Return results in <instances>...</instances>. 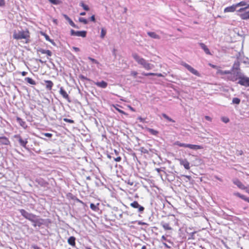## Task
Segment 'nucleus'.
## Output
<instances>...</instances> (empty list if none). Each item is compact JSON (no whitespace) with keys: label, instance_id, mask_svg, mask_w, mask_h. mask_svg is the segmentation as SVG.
Masks as SVG:
<instances>
[{"label":"nucleus","instance_id":"52","mask_svg":"<svg viewBox=\"0 0 249 249\" xmlns=\"http://www.w3.org/2000/svg\"><path fill=\"white\" fill-rule=\"evenodd\" d=\"M74 200L77 202L81 203L83 205H85V203L83 202L82 200H80L79 198H78L76 196L75 198H74Z\"/></svg>","mask_w":249,"mask_h":249},{"label":"nucleus","instance_id":"56","mask_svg":"<svg viewBox=\"0 0 249 249\" xmlns=\"http://www.w3.org/2000/svg\"><path fill=\"white\" fill-rule=\"evenodd\" d=\"M46 52V54L48 56H51L52 55V52L51 51L47 50Z\"/></svg>","mask_w":249,"mask_h":249},{"label":"nucleus","instance_id":"11","mask_svg":"<svg viewBox=\"0 0 249 249\" xmlns=\"http://www.w3.org/2000/svg\"><path fill=\"white\" fill-rule=\"evenodd\" d=\"M35 181L40 186L43 187H47V186L49 185V183L41 178H36Z\"/></svg>","mask_w":249,"mask_h":249},{"label":"nucleus","instance_id":"15","mask_svg":"<svg viewBox=\"0 0 249 249\" xmlns=\"http://www.w3.org/2000/svg\"><path fill=\"white\" fill-rule=\"evenodd\" d=\"M179 162L181 165H183L185 169L188 170L190 169V163L186 159H180Z\"/></svg>","mask_w":249,"mask_h":249},{"label":"nucleus","instance_id":"63","mask_svg":"<svg viewBox=\"0 0 249 249\" xmlns=\"http://www.w3.org/2000/svg\"><path fill=\"white\" fill-rule=\"evenodd\" d=\"M128 107L129 108V109H130L131 111H133V112H135V111H136V110H135V108H133V107H131V106H128Z\"/></svg>","mask_w":249,"mask_h":249},{"label":"nucleus","instance_id":"4","mask_svg":"<svg viewBox=\"0 0 249 249\" xmlns=\"http://www.w3.org/2000/svg\"><path fill=\"white\" fill-rule=\"evenodd\" d=\"M13 38L17 40L25 39L26 43L29 42L30 33L28 30H21L18 31H14L13 35Z\"/></svg>","mask_w":249,"mask_h":249},{"label":"nucleus","instance_id":"39","mask_svg":"<svg viewBox=\"0 0 249 249\" xmlns=\"http://www.w3.org/2000/svg\"><path fill=\"white\" fill-rule=\"evenodd\" d=\"M241 100L239 98L235 97L232 99V104L239 105L240 103Z\"/></svg>","mask_w":249,"mask_h":249},{"label":"nucleus","instance_id":"38","mask_svg":"<svg viewBox=\"0 0 249 249\" xmlns=\"http://www.w3.org/2000/svg\"><path fill=\"white\" fill-rule=\"evenodd\" d=\"M107 34V30L105 28H102L101 31V35H100V37L101 38H104L105 36H106Z\"/></svg>","mask_w":249,"mask_h":249},{"label":"nucleus","instance_id":"45","mask_svg":"<svg viewBox=\"0 0 249 249\" xmlns=\"http://www.w3.org/2000/svg\"><path fill=\"white\" fill-rule=\"evenodd\" d=\"M88 59L90 60L93 63L97 64H99V62H98V61L97 60H96L94 58H92L91 57H89V56L88 57Z\"/></svg>","mask_w":249,"mask_h":249},{"label":"nucleus","instance_id":"36","mask_svg":"<svg viewBox=\"0 0 249 249\" xmlns=\"http://www.w3.org/2000/svg\"><path fill=\"white\" fill-rule=\"evenodd\" d=\"M174 144L175 145H178L179 147H187V145L188 143H181L179 141H176L174 142Z\"/></svg>","mask_w":249,"mask_h":249},{"label":"nucleus","instance_id":"57","mask_svg":"<svg viewBox=\"0 0 249 249\" xmlns=\"http://www.w3.org/2000/svg\"><path fill=\"white\" fill-rule=\"evenodd\" d=\"M138 120H139L140 122L144 123L145 121V119L142 118L141 116H139L137 118Z\"/></svg>","mask_w":249,"mask_h":249},{"label":"nucleus","instance_id":"17","mask_svg":"<svg viewBox=\"0 0 249 249\" xmlns=\"http://www.w3.org/2000/svg\"><path fill=\"white\" fill-rule=\"evenodd\" d=\"M199 45L202 49L203 50L206 54L208 55H212L209 48L203 43H199Z\"/></svg>","mask_w":249,"mask_h":249},{"label":"nucleus","instance_id":"2","mask_svg":"<svg viewBox=\"0 0 249 249\" xmlns=\"http://www.w3.org/2000/svg\"><path fill=\"white\" fill-rule=\"evenodd\" d=\"M132 56L138 64L142 66L146 70H150L154 68V65L149 63L147 60L140 57L137 53H133Z\"/></svg>","mask_w":249,"mask_h":249},{"label":"nucleus","instance_id":"43","mask_svg":"<svg viewBox=\"0 0 249 249\" xmlns=\"http://www.w3.org/2000/svg\"><path fill=\"white\" fill-rule=\"evenodd\" d=\"M139 150L143 154H148V150L144 148L143 147H141Z\"/></svg>","mask_w":249,"mask_h":249},{"label":"nucleus","instance_id":"54","mask_svg":"<svg viewBox=\"0 0 249 249\" xmlns=\"http://www.w3.org/2000/svg\"><path fill=\"white\" fill-rule=\"evenodd\" d=\"M137 74L138 72L136 71H132L130 73V75L134 77H136Z\"/></svg>","mask_w":249,"mask_h":249},{"label":"nucleus","instance_id":"24","mask_svg":"<svg viewBox=\"0 0 249 249\" xmlns=\"http://www.w3.org/2000/svg\"><path fill=\"white\" fill-rule=\"evenodd\" d=\"M46 84V88L48 90H51L53 85V82L51 80H44Z\"/></svg>","mask_w":249,"mask_h":249},{"label":"nucleus","instance_id":"19","mask_svg":"<svg viewBox=\"0 0 249 249\" xmlns=\"http://www.w3.org/2000/svg\"><path fill=\"white\" fill-rule=\"evenodd\" d=\"M236 8V6L235 4H233L232 5L229 7H227L224 9V12L225 13L228 12H233L235 11Z\"/></svg>","mask_w":249,"mask_h":249},{"label":"nucleus","instance_id":"48","mask_svg":"<svg viewBox=\"0 0 249 249\" xmlns=\"http://www.w3.org/2000/svg\"><path fill=\"white\" fill-rule=\"evenodd\" d=\"M67 196L68 197H69L72 200H74V198L76 197V196H74L73 194H72L71 193H69L68 195H67Z\"/></svg>","mask_w":249,"mask_h":249},{"label":"nucleus","instance_id":"8","mask_svg":"<svg viewBox=\"0 0 249 249\" xmlns=\"http://www.w3.org/2000/svg\"><path fill=\"white\" fill-rule=\"evenodd\" d=\"M70 35L71 36H81L82 37H86L87 35V32L86 31H75L73 29H71L70 31Z\"/></svg>","mask_w":249,"mask_h":249},{"label":"nucleus","instance_id":"37","mask_svg":"<svg viewBox=\"0 0 249 249\" xmlns=\"http://www.w3.org/2000/svg\"><path fill=\"white\" fill-rule=\"evenodd\" d=\"M51 3L54 5H59L61 4L62 2L60 0H48Z\"/></svg>","mask_w":249,"mask_h":249},{"label":"nucleus","instance_id":"28","mask_svg":"<svg viewBox=\"0 0 249 249\" xmlns=\"http://www.w3.org/2000/svg\"><path fill=\"white\" fill-rule=\"evenodd\" d=\"M146 129L147 131H148L151 134L154 135V136H157L158 134L159 133V131L156 130H154L152 128H150L149 127H146Z\"/></svg>","mask_w":249,"mask_h":249},{"label":"nucleus","instance_id":"22","mask_svg":"<svg viewBox=\"0 0 249 249\" xmlns=\"http://www.w3.org/2000/svg\"><path fill=\"white\" fill-rule=\"evenodd\" d=\"M17 122L19 124V125L23 127V128H26L27 127L26 123L23 121L22 119L19 117H17L16 118Z\"/></svg>","mask_w":249,"mask_h":249},{"label":"nucleus","instance_id":"34","mask_svg":"<svg viewBox=\"0 0 249 249\" xmlns=\"http://www.w3.org/2000/svg\"><path fill=\"white\" fill-rule=\"evenodd\" d=\"M80 6L82 7L83 9L86 11H89V7L88 5H86L84 3L83 1H81L79 4Z\"/></svg>","mask_w":249,"mask_h":249},{"label":"nucleus","instance_id":"64","mask_svg":"<svg viewBox=\"0 0 249 249\" xmlns=\"http://www.w3.org/2000/svg\"><path fill=\"white\" fill-rule=\"evenodd\" d=\"M246 192L249 194V185L247 186L246 189H245Z\"/></svg>","mask_w":249,"mask_h":249},{"label":"nucleus","instance_id":"47","mask_svg":"<svg viewBox=\"0 0 249 249\" xmlns=\"http://www.w3.org/2000/svg\"><path fill=\"white\" fill-rule=\"evenodd\" d=\"M175 179V177L172 175H168L167 176V180L171 182L173 181Z\"/></svg>","mask_w":249,"mask_h":249},{"label":"nucleus","instance_id":"25","mask_svg":"<svg viewBox=\"0 0 249 249\" xmlns=\"http://www.w3.org/2000/svg\"><path fill=\"white\" fill-rule=\"evenodd\" d=\"M147 35L152 38L160 39V36L154 32H148Z\"/></svg>","mask_w":249,"mask_h":249},{"label":"nucleus","instance_id":"46","mask_svg":"<svg viewBox=\"0 0 249 249\" xmlns=\"http://www.w3.org/2000/svg\"><path fill=\"white\" fill-rule=\"evenodd\" d=\"M47 51V50H44L43 49H42V48H39L37 50V52H40L41 53H43V54H46V53H47L46 52Z\"/></svg>","mask_w":249,"mask_h":249},{"label":"nucleus","instance_id":"13","mask_svg":"<svg viewBox=\"0 0 249 249\" xmlns=\"http://www.w3.org/2000/svg\"><path fill=\"white\" fill-rule=\"evenodd\" d=\"M233 183L240 189L245 190L247 188V186H245L238 179H234Z\"/></svg>","mask_w":249,"mask_h":249},{"label":"nucleus","instance_id":"9","mask_svg":"<svg viewBox=\"0 0 249 249\" xmlns=\"http://www.w3.org/2000/svg\"><path fill=\"white\" fill-rule=\"evenodd\" d=\"M130 206L134 209H137V212L140 213H142L144 212V207L140 205L137 201L131 203Z\"/></svg>","mask_w":249,"mask_h":249},{"label":"nucleus","instance_id":"31","mask_svg":"<svg viewBox=\"0 0 249 249\" xmlns=\"http://www.w3.org/2000/svg\"><path fill=\"white\" fill-rule=\"evenodd\" d=\"M63 16L64 17L65 19L68 21V22H69L71 26H72V25H74V23L73 22L71 19L69 18V17L68 15L66 14H63Z\"/></svg>","mask_w":249,"mask_h":249},{"label":"nucleus","instance_id":"55","mask_svg":"<svg viewBox=\"0 0 249 249\" xmlns=\"http://www.w3.org/2000/svg\"><path fill=\"white\" fill-rule=\"evenodd\" d=\"M5 5V0H0V7H3Z\"/></svg>","mask_w":249,"mask_h":249},{"label":"nucleus","instance_id":"35","mask_svg":"<svg viewBox=\"0 0 249 249\" xmlns=\"http://www.w3.org/2000/svg\"><path fill=\"white\" fill-rule=\"evenodd\" d=\"M25 81L31 85H36V82H35V81L32 78H31L30 77H26L25 78Z\"/></svg>","mask_w":249,"mask_h":249},{"label":"nucleus","instance_id":"42","mask_svg":"<svg viewBox=\"0 0 249 249\" xmlns=\"http://www.w3.org/2000/svg\"><path fill=\"white\" fill-rule=\"evenodd\" d=\"M246 5H247V4L246 2L245 1H241L235 4V6H236V7H239V6H245Z\"/></svg>","mask_w":249,"mask_h":249},{"label":"nucleus","instance_id":"1","mask_svg":"<svg viewBox=\"0 0 249 249\" xmlns=\"http://www.w3.org/2000/svg\"><path fill=\"white\" fill-rule=\"evenodd\" d=\"M18 211L24 218L33 223L32 225L34 227H40L41 226L44 225L49 228V225L52 223V221L50 219L40 218L39 216L33 213H29L24 209H19Z\"/></svg>","mask_w":249,"mask_h":249},{"label":"nucleus","instance_id":"21","mask_svg":"<svg viewBox=\"0 0 249 249\" xmlns=\"http://www.w3.org/2000/svg\"><path fill=\"white\" fill-rule=\"evenodd\" d=\"M75 240L76 238L74 236H71L68 238V243L72 247H75L76 244Z\"/></svg>","mask_w":249,"mask_h":249},{"label":"nucleus","instance_id":"58","mask_svg":"<svg viewBox=\"0 0 249 249\" xmlns=\"http://www.w3.org/2000/svg\"><path fill=\"white\" fill-rule=\"evenodd\" d=\"M31 248L33 249H40V248L36 245H32Z\"/></svg>","mask_w":249,"mask_h":249},{"label":"nucleus","instance_id":"33","mask_svg":"<svg viewBox=\"0 0 249 249\" xmlns=\"http://www.w3.org/2000/svg\"><path fill=\"white\" fill-rule=\"evenodd\" d=\"M189 230H191V229H187L186 230V232L189 234L190 236V237H189V239H195V237H194V235L196 233V231H192V232H190V231H189Z\"/></svg>","mask_w":249,"mask_h":249},{"label":"nucleus","instance_id":"59","mask_svg":"<svg viewBox=\"0 0 249 249\" xmlns=\"http://www.w3.org/2000/svg\"><path fill=\"white\" fill-rule=\"evenodd\" d=\"M122 158L121 157H118L116 158H114V160L117 162H119L121 160Z\"/></svg>","mask_w":249,"mask_h":249},{"label":"nucleus","instance_id":"14","mask_svg":"<svg viewBox=\"0 0 249 249\" xmlns=\"http://www.w3.org/2000/svg\"><path fill=\"white\" fill-rule=\"evenodd\" d=\"M0 144L2 145H8L10 144V142L6 137L0 136Z\"/></svg>","mask_w":249,"mask_h":249},{"label":"nucleus","instance_id":"27","mask_svg":"<svg viewBox=\"0 0 249 249\" xmlns=\"http://www.w3.org/2000/svg\"><path fill=\"white\" fill-rule=\"evenodd\" d=\"M240 17L243 20L249 19V11L241 14L240 15Z\"/></svg>","mask_w":249,"mask_h":249},{"label":"nucleus","instance_id":"12","mask_svg":"<svg viewBox=\"0 0 249 249\" xmlns=\"http://www.w3.org/2000/svg\"><path fill=\"white\" fill-rule=\"evenodd\" d=\"M59 93L64 99H66L69 102H71V101L69 95L62 87H61L60 88Z\"/></svg>","mask_w":249,"mask_h":249},{"label":"nucleus","instance_id":"6","mask_svg":"<svg viewBox=\"0 0 249 249\" xmlns=\"http://www.w3.org/2000/svg\"><path fill=\"white\" fill-rule=\"evenodd\" d=\"M79 78L83 81H87L89 82L90 83H93L98 87L102 88L103 89L107 88V83L105 81L102 80L101 82H94L92 80L85 76L82 74H80L79 75Z\"/></svg>","mask_w":249,"mask_h":249},{"label":"nucleus","instance_id":"50","mask_svg":"<svg viewBox=\"0 0 249 249\" xmlns=\"http://www.w3.org/2000/svg\"><path fill=\"white\" fill-rule=\"evenodd\" d=\"M42 135L48 137V138H51L53 136V134L52 133H42Z\"/></svg>","mask_w":249,"mask_h":249},{"label":"nucleus","instance_id":"26","mask_svg":"<svg viewBox=\"0 0 249 249\" xmlns=\"http://www.w3.org/2000/svg\"><path fill=\"white\" fill-rule=\"evenodd\" d=\"M217 73L220 74L221 75H225V74H229V75H231L232 74V72L231 70H226L223 71L221 70H219L217 71Z\"/></svg>","mask_w":249,"mask_h":249},{"label":"nucleus","instance_id":"51","mask_svg":"<svg viewBox=\"0 0 249 249\" xmlns=\"http://www.w3.org/2000/svg\"><path fill=\"white\" fill-rule=\"evenodd\" d=\"M89 20L91 21H92L93 22H96V19H95V15H92L90 18H89Z\"/></svg>","mask_w":249,"mask_h":249},{"label":"nucleus","instance_id":"7","mask_svg":"<svg viewBox=\"0 0 249 249\" xmlns=\"http://www.w3.org/2000/svg\"><path fill=\"white\" fill-rule=\"evenodd\" d=\"M14 137L16 140L17 142H18V144L20 146L24 147L28 151H30V148L27 146V144L28 143L27 139L23 138L20 135L17 134L14 136Z\"/></svg>","mask_w":249,"mask_h":249},{"label":"nucleus","instance_id":"61","mask_svg":"<svg viewBox=\"0 0 249 249\" xmlns=\"http://www.w3.org/2000/svg\"><path fill=\"white\" fill-rule=\"evenodd\" d=\"M116 50L115 48H114V49H113V50H112V55H113V56H114V57H116Z\"/></svg>","mask_w":249,"mask_h":249},{"label":"nucleus","instance_id":"20","mask_svg":"<svg viewBox=\"0 0 249 249\" xmlns=\"http://www.w3.org/2000/svg\"><path fill=\"white\" fill-rule=\"evenodd\" d=\"M142 74L143 76H157L159 77H161L163 76V75L161 73H153V72H149L146 73L145 72H143L142 73Z\"/></svg>","mask_w":249,"mask_h":249},{"label":"nucleus","instance_id":"3","mask_svg":"<svg viewBox=\"0 0 249 249\" xmlns=\"http://www.w3.org/2000/svg\"><path fill=\"white\" fill-rule=\"evenodd\" d=\"M230 81L232 82H236V83L241 86L245 87H249V77L244 75L243 73L237 75V76H233Z\"/></svg>","mask_w":249,"mask_h":249},{"label":"nucleus","instance_id":"53","mask_svg":"<svg viewBox=\"0 0 249 249\" xmlns=\"http://www.w3.org/2000/svg\"><path fill=\"white\" fill-rule=\"evenodd\" d=\"M137 222H138V224L139 225H148V224L142 221H138Z\"/></svg>","mask_w":249,"mask_h":249},{"label":"nucleus","instance_id":"60","mask_svg":"<svg viewBox=\"0 0 249 249\" xmlns=\"http://www.w3.org/2000/svg\"><path fill=\"white\" fill-rule=\"evenodd\" d=\"M72 49L74 50L75 52H78L80 51V49L78 47H73Z\"/></svg>","mask_w":249,"mask_h":249},{"label":"nucleus","instance_id":"32","mask_svg":"<svg viewBox=\"0 0 249 249\" xmlns=\"http://www.w3.org/2000/svg\"><path fill=\"white\" fill-rule=\"evenodd\" d=\"M99 203L95 204L94 203H91L90 204V208L93 211L95 212H97L99 210V208L98 207V205H99Z\"/></svg>","mask_w":249,"mask_h":249},{"label":"nucleus","instance_id":"16","mask_svg":"<svg viewBox=\"0 0 249 249\" xmlns=\"http://www.w3.org/2000/svg\"><path fill=\"white\" fill-rule=\"evenodd\" d=\"M233 196H236L244 200V201L249 203V197L243 195L238 192H234L233 194Z\"/></svg>","mask_w":249,"mask_h":249},{"label":"nucleus","instance_id":"30","mask_svg":"<svg viewBox=\"0 0 249 249\" xmlns=\"http://www.w3.org/2000/svg\"><path fill=\"white\" fill-rule=\"evenodd\" d=\"M113 107H114V108H115V109L117 111H118L119 113H121V114H124V115H126V116H128V114L127 113H126L123 110H121V109H120V108H119L118 107H120V106H119V105H117H117H113Z\"/></svg>","mask_w":249,"mask_h":249},{"label":"nucleus","instance_id":"29","mask_svg":"<svg viewBox=\"0 0 249 249\" xmlns=\"http://www.w3.org/2000/svg\"><path fill=\"white\" fill-rule=\"evenodd\" d=\"M160 225L162 226V227L164 228L165 230H171L172 229V228L169 226V224L167 223H165L164 222H161L160 223Z\"/></svg>","mask_w":249,"mask_h":249},{"label":"nucleus","instance_id":"44","mask_svg":"<svg viewBox=\"0 0 249 249\" xmlns=\"http://www.w3.org/2000/svg\"><path fill=\"white\" fill-rule=\"evenodd\" d=\"M64 121L70 123V124H73L74 123V121L73 120L68 119V118H64Z\"/></svg>","mask_w":249,"mask_h":249},{"label":"nucleus","instance_id":"41","mask_svg":"<svg viewBox=\"0 0 249 249\" xmlns=\"http://www.w3.org/2000/svg\"><path fill=\"white\" fill-rule=\"evenodd\" d=\"M78 20L79 22L83 23L84 24L88 23V20L84 18L80 17Z\"/></svg>","mask_w":249,"mask_h":249},{"label":"nucleus","instance_id":"62","mask_svg":"<svg viewBox=\"0 0 249 249\" xmlns=\"http://www.w3.org/2000/svg\"><path fill=\"white\" fill-rule=\"evenodd\" d=\"M246 10V8L245 7H243V8H240L238 10V12H243L244 11Z\"/></svg>","mask_w":249,"mask_h":249},{"label":"nucleus","instance_id":"49","mask_svg":"<svg viewBox=\"0 0 249 249\" xmlns=\"http://www.w3.org/2000/svg\"><path fill=\"white\" fill-rule=\"evenodd\" d=\"M221 120L225 123H227L229 122V121H230V120L228 118L225 117H222L221 118Z\"/></svg>","mask_w":249,"mask_h":249},{"label":"nucleus","instance_id":"10","mask_svg":"<svg viewBox=\"0 0 249 249\" xmlns=\"http://www.w3.org/2000/svg\"><path fill=\"white\" fill-rule=\"evenodd\" d=\"M182 65L184 66L188 71H189L190 72L194 74V75L197 76L198 77L200 76V73L196 70L194 69L192 67H191L189 64L186 63H183Z\"/></svg>","mask_w":249,"mask_h":249},{"label":"nucleus","instance_id":"23","mask_svg":"<svg viewBox=\"0 0 249 249\" xmlns=\"http://www.w3.org/2000/svg\"><path fill=\"white\" fill-rule=\"evenodd\" d=\"M41 35L45 37V39L47 41H49V42H50L52 45H53L54 46H56V45L55 43L54 42L53 40L51 39L50 38L49 36L47 34H46V33H43V32H41Z\"/></svg>","mask_w":249,"mask_h":249},{"label":"nucleus","instance_id":"5","mask_svg":"<svg viewBox=\"0 0 249 249\" xmlns=\"http://www.w3.org/2000/svg\"><path fill=\"white\" fill-rule=\"evenodd\" d=\"M240 63L238 60H236L234 61L231 69L232 74L228 76V80H230L231 79V78H232L233 76L236 77L237 75L242 73V71L240 68Z\"/></svg>","mask_w":249,"mask_h":249},{"label":"nucleus","instance_id":"40","mask_svg":"<svg viewBox=\"0 0 249 249\" xmlns=\"http://www.w3.org/2000/svg\"><path fill=\"white\" fill-rule=\"evenodd\" d=\"M162 116L164 118H165V119H166L167 120H168L169 122H172V123H174L175 122V121L173 120L171 118H170V117H169L167 115H166V114H164L163 113L162 114Z\"/></svg>","mask_w":249,"mask_h":249},{"label":"nucleus","instance_id":"18","mask_svg":"<svg viewBox=\"0 0 249 249\" xmlns=\"http://www.w3.org/2000/svg\"><path fill=\"white\" fill-rule=\"evenodd\" d=\"M187 146V148H189L191 149L195 150H196L198 149H201L203 148V147L201 145L192 144H188Z\"/></svg>","mask_w":249,"mask_h":249}]
</instances>
